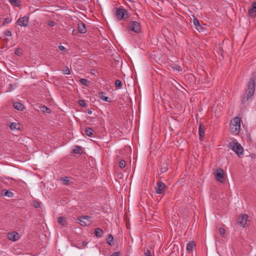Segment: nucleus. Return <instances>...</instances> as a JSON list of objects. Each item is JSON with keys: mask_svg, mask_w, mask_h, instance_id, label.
Returning <instances> with one entry per match:
<instances>
[{"mask_svg": "<svg viewBox=\"0 0 256 256\" xmlns=\"http://www.w3.org/2000/svg\"><path fill=\"white\" fill-rule=\"evenodd\" d=\"M254 80H256V72L253 74L252 78L250 79L248 84L247 90L242 96V104H244L249 99H251V98L254 95L255 90Z\"/></svg>", "mask_w": 256, "mask_h": 256, "instance_id": "obj_1", "label": "nucleus"}, {"mask_svg": "<svg viewBox=\"0 0 256 256\" xmlns=\"http://www.w3.org/2000/svg\"><path fill=\"white\" fill-rule=\"evenodd\" d=\"M115 10V16L118 20H126L128 18V11L122 7L116 8Z\"/></svg>", "mask_w": 256, "mask_h": 256, "instance_id": "obj_2", "label": "nucleus"}, {"mask_svg": "<svg viewBox=\"0 0 256 256\" xmlns=\"http://www.w3.org/2000/svg\"><path fill=\"white\" fill-rule=\"evenodd\" d=\"M241 119L238 117H234L230 122L231 131L236 134H238L240 130Z\"/></svg>", "mask_w": 256, "mask_h": 256, "instance_id": "obj_3", "label": "nucleus"}, {"mask_svg": "<svg viewBox=\"0 0 256 256\" xmlns=\"http://www.w3.org/2000/svg\"><path fill=\"white\" fill-rule=\"evenodd\" d=\"M228 148L235 152L238 157H241V156L244 154L243 148L237 142H230Z\"/></svg>", "mask_w": 256, "mask_h": 256, "instance_id": "obj_4", "label": "nucleus"}, {"mask_svg": "<svg viewBox=\"0 0 256 256\" xmlns=\"http://www.w3.org/2000/svg\"><path fill=\"white\" fill-rule=\"evenodd\" d=\"M214 176L218 182L221 183L224 182V172L222 168H219L217 169L214 172Z\"/></svg>", "mask_w": 256, "mask_h": 256, "instance_id": "obj_5", "label": "nucleus"}, {"mask_svg": "<svg viewBox=\"0 0 256 256\" xmlns=\"http://www.w3.org/2000/svg\"><path fill=\"white\" fill-rule=\"evenodd\" d=\"M166 188V185L161 180H158L156 184V192L159 194H164Z\"/></svg>", "mask_w": 256, "mask_h": 256, "instance_id": "obj_6", "label": "nucleus"}, {"mask_svg": "<svg viewBox=\"0 0 256 256\" xmlns=\"http://www.w3.org/2000/svg\"><path fill=\"white\" fill-rule=\"evenodd\" d=\"M129 28L136 33L138 34L141 31L140 24L136 21H132L129 23Z\"/></svg>", "mask_w": 256, "mask_h": 256, "instance_id": "obj_7", "label": "nucleus"}, {"mask_svg": "<svg viewBox=\"0 0 256 256\" xmlns=\"http://www.w3.org/2000/svg\"><path fill=\"white\" fill-rule=\"evenodd\" d=\"M248 14L251 18L256 17V2L254 1L252 2L251 8L248 10Z\"/></svg>", "mask_w": 256, "mask_h": 256, "instance_id": "obj_8", "label": "nucleus"}, {"mask_svg": "<svg viewBox=\"0 0 256 256\" xmlns=\"http://www.w3.org/2000/svg\"><path fill=\"white\" fill-rule=\"evenodd\" d=\"M16 24L20 26H26L28 24V18L26 16L20 18L17 20Z\"/></svg>", "mask_w": 256, "mask_h": 256, "instance_id": "obj_9", "label": "nucleus"}, {"mask_svg": "<svg viewBox=\"0 0 256 256\" xmlns=\"http://www.w3.org/2000/svg\"><path fill=\"white\" fill-rule=\"evenodd\" d=\"M7 238L10 240L15 242L20 238L18 234L16 232H8L7 234Z\"/></svg>", "mask_w": 256, "mask_h": 256, "instance_id": "obj_10", "label": "nucleus"}, {"mask_svg": "<svg viewBox=\"0 0 256 256\" xmlns=\"http://www.w3.org/2000/svg\"><path fill=\"white\" fill-rule=\"evenodd\" d=\"M248 218V216L246 214L241 215L238 218V224L241 226H244L246 223Z\"/></svg>", "mask_w": 256, "mask_h": 256, "instance_id": "obj_11", "label": "nucleus"}, {"mask_svg": "<svg viewBox=\"0 0 256 256\" xmlns=\"http://www.w3.org/2000/svg\"><path fill=\"white\" fill-rule=\"evenodd\" d=\"M205 127L202 123H200L198 126V132L200 136V139L202 140L204 136Z\"/></svg>", "mask_w": 256, "mask_h": 256, "instance_id": "obj_12", "label": "nucleus"}, {"mask_svg": "<svg viewBox=\"0 0 256 256\" xmlns=\"http://www.w3.org/2000/svg\"><path fill=\"white\" fill-rule=\"evenodd\" d=\"M78 31L80 34H85L86 32V24L81 22L78 24Z\"/></svg>", "mask_w": 256, "mask_h": 256, "instance_id": "obj_13", "label": "nucleus"}, {"mask_svg": "<svg viewBox=\"0 0 256 256\" xmlns=\"http://www.w3.org/2000/svg\"><path fill=\"white\" fill-rule=\"evenodd\" d=\"M193 23L198 30L200 32L203 30L204 28L200 24L198 20L194 16L193 20Z\"/></svg>", "mask_w": 256, "mask_h": 256, "instance_id": "obj_14", "label": "nucleus"}, {"mask_svg": "<svg viewBox=\"0 0 256 256\" xmlns=\"http://www.w3.org/2000/svg\"><path fill=\"white\" fill-rule=\"evenodd\" d=\"M14 108L20 111L22 110L24 108V106L22 104L19 102H15L13 104Z\"/></svg>", "mask_w": 256, "mask_h": 256, "instance_id": "obj_15", "label": "nucleus"}, {"mask_svg": "<svg viewBox=\"0 0 256 256\" xmlns=\"http://www.w3.org/2000/svg\"><path fill=\"white\" fill-rule=\"evenodd\" d=\"M195 245V242L194 241H191L188 243L186 245V250L188 253H190L192 252V250Z\"/></svg>", "mask_w": 256, "mask_h": 256, "instance_id": "obj_16", "label": "nucleus"}, {"mask_svg": "<svg viewBox=\"0 0 256 256\" xmlns=\"http://www.w3.org/2000/svg\"><path fill=\"white\" fill-rule=\"evenodd\" d=\"M84 218V216H81L78 218V224L82 226H86L90 224V223L88 224L86 223V222L85 221Z\"/></svg>", "mask_w": 256, "mask_h": 256, "instance_id": "obj_17", "label": "nucleus"}, {"mask_svg": "<svg viewBox=\"0 0 256 256\" xmlns=\"http://www.w3.org/2000/svg\"><path fill=\"white\" fill-rule=\"evenodd\" d=\"M94 234L97 238H101L104 234V231L100 228L94 229Z\"/></svg>", "mask_w": 256, "mask_h": 256, "instance_id": "obj_18", "label": "nucleus"}, {"mask_svg": "<svg viewBox=\"0 0 256 256\" xmlns=\"http://www.w3.org/2000/svg\"><path fill=\"white\" fill-rule=\"evenodd\" d=\"M106 241L109 246H114V236H112V234H108L106 238Z\"/></svg>", "mask_w": 256, "mask_h": 256, "instance_id": "obj_19", "label": "nucleus"}, {"mask_svg": "<svg viewBox=\"0 0 256 256\" xmlns=\"http://www.w3.org/2000/svg\"><path fill=\"white\" fill-rule=\"evenodd\" d=\"M58 222L62 226H66L68 224L66 218L63 216L58 218Z\"/></svg>", "mask_w": 256, "mask_h": 256, "instance_id": "obj_20", "label": "nucleus"}, {"mask_svg": "<svg viewBox=\"0 0 256 256\" xmlns=\"http://www.w3.org/2000/svg\"><path fill=\"white\" fill-rule=\"evenodd\" d=\"M106 94L104 92H100L99 93V96L104 101L110 102V98L106 96Z\"/></svg>", "mask_w": 256, "mask_h": 256, "instance_id": "obj_21", "label": "nucleus"}, {"mask_svg": "<svg viewBox=\"0 0 256 256\" xmlns=\"http://www.w3.org/2000/svg\"><path fill=\"white\" fill-rule=\"evenodd\" d=\"M72 153L76 154H80L82 153L81 148L78 146H75L72 149Z\"/></svg>", "mask_w": 256, "mask_h": 256, "instance_id": "obj_22", "label": "nucleus"}, {"mask_svg": "<svg viewBox=\"0 0 256 256\" xmlns=\"http://www.w3.org/2000/svg\"><path fill=\"white\" fill-rule=\"evenodd\" d=\"M1 194L2 195L6 196L8 197H12L13 196V194L12 192L6 189L2 190Z\"/></svg>", "mask_w": 256, "mask_h": 256, "instance_id": "obj_23", "label": "nucleus"}, {"mask_svg": "<svg viewBox=\"0 0 256 256\" xmlns=\"http://www.w3.org/2000/svg\"><path fill=\"white\" fill-rule=\"evenodd\" d=\"M94 130L90 128H87L84 130L85 134L88 136H92L93 134Z\"/></svg>", "mask_w": 256, "mask_h": 256, "instance_id": "obj_24", "label": "nucleus"}, {"mask_svg": "<svg viewBox=\"0 0 256 256\" xmlns=\"http://www.w3.org/2000/svg\"><path fill=\"white\" fill-rule=\"evenodd\" d=\"M10 127L11 130H19L20 128V125L19 124L12 122Z\"/></svg>", "mask_w": 256, "mask_h": 256, "instance_id": "obj_25", "label": "nucleus"}, {"mask_svg": "<svg viewBox=\"0 0 256 256\" xmlns=\"http://www.w3.org/2000/svg\"><path fill=\"white\" fill-rule=\"evenodd\" d=\"M60 180L66 186L70 185L72 183V182L70 181L69 178L67 176L61 178Z\"/></svg>", "mask_w": 256, "mask_h": 256, "instance_id": "obj_26", "label": "nucleus"}, {"mask_svg": "<svg viewBox=\"0 0 256 256\" xmlns=\"http://www.w3.org/2000/svg\"><path fill=\"white\" fill-rule=\"evenodd\" d=\"M162 168L160 169L161 173H164L167 172L168 170V166L167 163H164L162 166Z\"/></svg>", "mask_w": 256, "mask_h": 256, "instance_id": "obj_27", "label": "nucleus"}, {"mask_svg": "<svg viewBox=\"0 0 256 256\" xmlns=\"http://www.w3.org/2000/svg\"><path fill=\"white\" fill-rule=\"evenodd\" d=\"M40 110L43 112H46V113H48V114H50L51 112L49 108H48V107H46V106H43L42 107H40Z\"/></svg>", "mask_w": 256, "mask_h": 256, "instance_id": "obj_28", "label": "nucleus"}, {"mask_svg": "<svg viewBox=\"0 0 256 256\" xmlns=\"http://www.w3.org/2000/svg\"><path fill=\"white\" fill-rule=\"evenodd\" d=\"M80 82L82 84L86 86H88L90 83V82L88 80L85 78H80Z\"/></svg>", "mask_w": 256, "mask_h": 256, "instance_id": "obj_29", "label": "nucleus"}, {"mask_svg": "<svg viewBox=\"0 0 256 256\" xmlns=\"http://www.w3.org/2000/svg\"><path fill=\"white\" fill-rule=\"evenodd\" d=\"M12 21V19L10 18H5L4 20L2 26H4L6 24L10 23Z\"/></svg>", "mask_w": 256, "mask_h": 256, "instance_id": "obj_30", "label": "nucleus"}, {"mask_svg": "<svg viewBox=\"0 0 256 256\" xmlns=\"http://www.w3.org/2000/svg\"><path fill=\"white\" fill-rule=\"evenodd\" d=\"M64 74H70V70L68 66H66L62 70Z\"/></svg>", "mask_w": 256, "mask_h": 256, "instance_id": "obj_31", "label": "nucleus"}, {"mask_svg": "<svg viewBox=\"0 0 256 256\" xmlns=\"http://www.w3.org/2000/svg\"><path fill=\"white\" fill-rule=\"evenodd\" d=\"M114 84L116 87H118L119 88H120L122 86V82L119 80H116Z\"/></svg>", "mask_w": 256, "mask_h": 256, "instance_id": "obj_32", "label": "nucleus"}, {"mask_svg": "<svg viewBox=\"0 0 256 256\" xmlns=\"http://www.w3.org/2000/svg\"><path fill=\"white\" fill-rule=\"evenodd\" d=\"M78 104L80 106L86 107L87 106V104L84 100H79Z\"/></svg>", "mask_w": 256, "mask_h": 256, "instance_id": "obj_33", "label": "nucleus"}, {"mask_svg": "<svg viewBox=\"0 0 256 256\" xmlns=\"http://www.w3.org/2000/svg\"><path fill=\"white\" fill-rule=\"evenodd\" d=\"M12 4L16 6H19L20 4H18V0H8Z\"/></svg>", "mask_w": 256, "mask_h": 256, "instance_id": "obj_34", "label": "nucleus"}, {"mask_svg": "<svg viewBox=\"0 0 256 256\" xmlns=\"http://www.w3.org/2000/svg\"><path fill=\"white\" fill-rule=\"evenodd\" d=\"M119 166L120 168H124L126 166V162L124 160H121L119 162Z\"/></svg>", "mask_w": 256, "mask_h": 256, "instance_id": "obj_35", "label": "nucleus"}, {"mask_svg": "<svg viewBox=\"0 0 256 256\" xmlns=\"http://www.w3.org/2000/svg\"><path fill=\"white\" fill-rule=\"evenodd\" d=\"M219 232H220V235L223 236V237H224V234H225V230L222 228H219Z\"/></svg>", "mask_w": 256, "mask_h": 256, "instance_id": "obj_36", "label": "nucleus"}, {"mask_svg": "<svg viewBox=\"0 0 256 256\" xmlns=\"http://www.w3.org/2000/svg\"><path fill=\"white\" fill-rule=\"evenodd\" d=\"M33 205L36 208H38L40 207V202L37 200H34L33 202Z\"/></svg>", "mask_w": 256, "mask_h": 256, "instance_id": "obj_37", "label": "nucleus"}, {"mask_svg": "<svg viewBox=\"0 0 256 256\" xmlns=\"http://www.w3.org/2000/svg\"><path fill=\"white\" fill-rule=\"evenodd\" d=\"M14 52L18 56H20L22 54L21 50L18 48H16Z\"/></svg>", "mask_w": 256, "mask_h": 256, "instance_id": "obj_38", "label": "nucleus"}, {"mask_svg": "<svg viewBox=\"0 0 256 256\" xmlns=\"http://www.w3.org/2000/svg\"><path fill=\"white\" fill-rule=\"evenodd\" d=\"M4 34L6 36H12V32L11 31L9 30H7L6 31L4 32Z\"/></svg>", "mask_w": 256, "mask_h": 256, "instance_id": "obj_39", "label": "nucleus"}, {"mask_svg": "<svg viewBox=\"0 0 256 256\" xmlns=\"http://www.w3.org/2000/svg\"><path fill=\"white\" fill-rule=\"evenodd\" d=\"M145 256H152L150 250L148 249L145 252Z\"/></svg>", "mask_w": 256, "mask_h": 256, "instance_id": "obj_40", "label": "nucleus"}, {"mask_svg": "<svg viewBox=\"0 0 256 256\" xmlns=\"http://www.w3.org/2000/svg\"><path fill=\"white\" fill-rule=\"evenodd\" d=\"M58 48L61 51L66 52V48L62 46H60Z\"/></svg>", "mask_w": 256, "mask_h": 256, "instance_id": "obj_41", "label": "nucleus"}, {"mask_svg": "<svg viewBox=\"0 0 256 256\" xmlns=\"http://www.w3.org/2000/svg\"><path fill=\"white\" fill-rule=\"evenodd\" d=\"M120 252H114L110 256H120Z\"/></svg>", "mask_w": 256, "mask_h": 256, "instance_id": "obj_42", "label": "nucleus"}, {"mask_svg": "<svg viewBox=\"0 0 256 256\" xmlns=\"http://www.w3.org/2000/svg\"><path fill=\"white\" fill-rule=\"evenodd\" d=\"M54 22L53 21H50L49 22V26H54Z\"/></svg>", "mask_w": 256, "mask_h": 256, "instance_id": "obj_43", "label": "nucleus"}, {"mask_svg": "<svg viewBox=\"0 0 256 256\" xmlns=\"http://www.w3.org/2000/svg\"><path fill=\"white\" fill-rule=\"evenodd\" d=\"M85 218L84 220H88L89 222H90V217L89 216H84Z\"/></svg>", "mask_w": 256, "mask_h": 256, "instance_id": "obj_44", "label": "nucleus"}, {"mask_svg": "<svg viewBox=\"0 0 256 256\" xmlns=\"http://www.w3.org/2000/svg\"><path fill=\"white\" fill-rule=\"evenodd\" d=\"M92 109H88V114H92Z\"/></svg>", "mask_w": 256, "mask_h": 256, "instance_id": "obj_45", "label": "nucleus"}, {"mask_svg": "<svg viewBox=\"0 0 256 256\" xmlns=\"http://www.w3.org/2000/svg\"><path fill=\"white\" fill-rule=\"evenodd\" d=\"M87 244H88V242H82V246H86Z\"/></svg>", "mask_w": 256, "mask_h": 256, "instance_id": "obj_46", "label": "nucleus"}]
</instances>
